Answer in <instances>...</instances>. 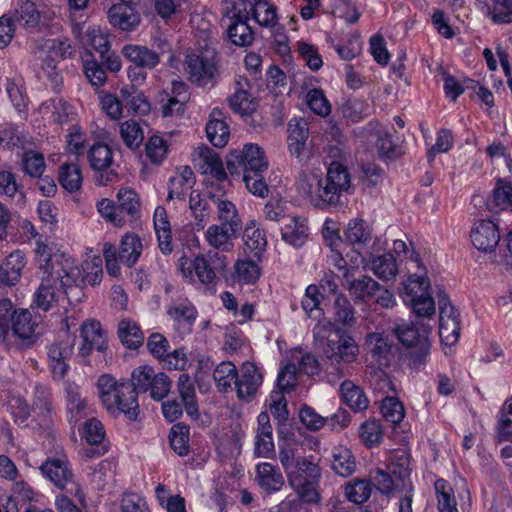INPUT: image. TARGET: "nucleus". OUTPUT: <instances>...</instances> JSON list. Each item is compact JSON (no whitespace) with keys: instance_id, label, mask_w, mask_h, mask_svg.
Segmentation results:
<instances>
[{"instance_id":"bf43d9fd","label":"nucleus","mask_w":512,"mask_h":512,"mask_svg":"<svg viewBox=\"0 0 512 512\" xmlns=\"http://www.w3.org/2000/svg\"><path fill=\"white\" fill-rule=\"evenodd\" d=\"M255 258L236 261L234 265L237 279L244 284H254L259 279L261 269Z\"/></svg>"},{"instance_id":"6e6d98bb","label":"nucleus","mask_w":512,"mask_h":512,"mask_svg":"<svg viewBox=\"0 0 512 512\" xmlns=\"http://www.w3.org/2000/svg\"><path fill=\"white\" fill-rule=\"evenodd\" d=\"M12 331L21 339H29L35 331V323L27 309L14 311L12 315Z\"/></svg>"},{"instance_id":"a18cd8bd","label":"nucleus","mask_w":512,"mask_h":512,"mask_svg":"<svg viewBox=\"0 0 512 512\" xmlns=\"http://www.w3.org/2000/svg\"><path fill=\"white\" fill-rule=\"evenodd\" d=\"M118 336L121 343L129 349H137L144 342V335L140 327L131 320L120 321Z\"/></svg>"},{"instance_id":"4d7b16f0","label":"nucleus","mask_w":512,"mask_h":512,"mask_svg":"<svg viewBox=\"0 0 512 512\" xmlns=\"http://www.w3.org/2000/svg\"><path fill=\"white\" fill-rule=\"evenodd\" d=\"M206 134L208 140L215 147H224L230 137L228 124L221 119H210L206 124Z\"/></svg>"},{"instance_id":"2f4dec72","label":"nucleus","mask_w":512,"mask_h":512,"mask_svg":"<svg viewBox=\"0 0 512 512\" xmlns=\"http://www.w3.org/2000/svg\"><path fill=\"white\" fill-rule=\"evenodd\" d=\"M308 226L305 218L292 217L290 222L285 224L281 229L283 241L287 244L300 248L304 245L308 238Z\"/></svg>"},{"instance_id":"f3484780","label":"nucleus","mask_w":512,"mask_h":512,"mask_svg":"<svg viewBox=\"0 0 512 512\" xmlns=\"http://www.w3.org/2000/svg\"><path fill=\"white\" fill-rule=\"evenodd\" d=\"M138 5L113 4L107 11L110 25L125 32L135 30L140 22V14L136 11Z\"/></svg>"},{"instance_id":"72a5a7b5","label":"nucleus","mask_w":512,"mask_h":512,"mask_svg":"<svg viewBox=\"0 0 512 512\" xmlns=\"http://www.w3.org/2000/svg\"><path fill=\"white\" fill-rule=\"evenodd\" d=\"M117 207L126 222L133 223L140 217V200L137 193L130 188L120 189L117 193Z\"/></svg>"},{"instance_id":"4be33fe9","label":"nucleus","mask_w":512,"mask_h":512,"mask_svg":"<svg viewBox=\"0 0 512 512\" xmlns=\"http://www.w3.org/2000/svg\"><path fill=\"white\" fill-rule=\"evenodd\" d=\"M249 80L238 76L235 79V91L228 98L230 108L241 116L250 115L256 108V105L248 92Z\"/></svg>"},{"instance_id":"ddd939ff","label":"nucleus","mask_w":512,"mask_h":512,"mask_svg":"<svg viewBox=\"0 0 512 512\" xmlns=\"http://www.w3.org/2000/svg\"><path fill=\"white\" fill-rule=\"evenodd\" d=\"M32 411L42 427L48 428L52 424L56 411L53 405L52 391L49 386L41 383L35 385Z\"/></svg>"},{"instance_id":"2eb2a0df","label":"nucleus","mask_w":512,"mask_h":512,"mask_svg":"<svg viewBox=\"0 0 512 512\" xmlns=\"http://www.w3.org/2000/svg\"><path fill=\"white\" fill-rule=\"evenodd\" d=\"M263 382V375L252 362H244L235 382L237 397L249 401L258 391Z\"/></svg>"},{"instance_id":"5fc2aeb1","label":"nucleus","mask_w":512,"mask_h":512,"mask_svg":"<svg viewBox=\"0 0 512 512\" xmlns=\"http://www.w3.org/2000/svg\"><path fill=\"white\" fill-rule=\"evenodd\" d=\"M378 290L379 283L367 275L354 279L349 284L350 294L357 300L373 298Z\"/></svg>"},{"instance_id":"0eeeda50","label":"nucleus","mask_w":512,"mask_h":512,"mask_svg":"<svg viewBox=\"0 0 512 512\" xmlns=\"http://www.w3.org/2000/svg\"><path fill=\"white\" fill-rule=\"evenodd\" d=\"M42 474L59 489L73 495L79 504L85 505V494L74 480L69 463L62 459H50L40 467Z\"/></svg>"},{"instance_id":"7c9ffc66","label":"nucleus","mask_w":512,"mask_h":512,"mask_svg":"<svg viewBox=\"0 0 512 512\" xmlns=\"http://www.w3.org/2000/svg\"><path fill=\"white\" fill-rule=\"evenodd\" d=\"M199 158L202 160L203 173L212 176L216 181L223 182L227 179V173L219 155L206 145L197 149Z\"/></svg>"},{"instance_id":"603ef678","label":"nucleus","mask_w":512,"mask_h":512,"mask_svg":"<svg viewBox=\"0 0 512 512\" xmlns=\"http://www.w3.org/2000/svg\"><path fill=\"white\" fill-rule=\"evenodd\" d=\"M371 270L380 279H392L398 272L396 259L390 253H385L374 257L371 262Z\"/></svg>"},{"instance_id":"9d476101","label":"nucleus","mask_w":512,"mask_h":512,"mask_svg":"<svg viewBox=\"0 0 512 512\" xmlns=\"http://www.w3.org/2000/svg\"><path fill=\"white\" fill-rule=\"evenodd\" d=\"M394 331L396 337L404 346L417 348V351L412 355L414 363H423L429 352L428 334L430 328L423 326L420 330L413 323H402L398 324Z\"/></svg>"},{"instance_id":"a878e982","label":"nucleus","mask_w":512,"mask_h":512,"mask_svg":"<svg viewBox=\"0 0 512 512\" xmlns=\"http://www.w3.org/2000/svg\"><path fill=\"white\" fill-rule=\"evenodd\" d=\"M121 53L132 65L149 70L160 63V55L146 46L127 44L122 47Z\"/></svg>"},{"instance_id":"338daca9","label":"nucleus","mask_w":512,"mask_h":512,"mask_svg":"<svg viewBox=\"0 0 512 512\" xmlns=\"http://www.w3.org/2000/svg\"><path fill=\"white\" fill-rule=\"evenodd\" d=\"M359 437L367 448L377 446L383 437V430L379 421L367 420L359 427Z\"/></svg>"},{"instance_id":"f257e3e1","label":"nucleus","mask_w":512,"mask_h":512,"mask_svg":"<svg viewBox=\"0 0 512 512\" xmlns=\"http://www.w3.org/2000/svg\"><path fill=\"white\" fill-rule=\"evenodd\" d=\"M351 185L350 174L343 164L332 162L325 177L304 176L297 184L298 190L309 197L315 207L337 206L343 193Z\"/></svg>"},{"instance_id":"4c0bfd02","label":"nucleus","mask_w":512,"mask_h":512,"mask_svg":"<svg viewBox=\"0 0 512 512\" xmlns=\"http://www.w3.org/2000/svg\"><path fill=\"white\" fill-rule=\"evenodd\" d=\"M344 240L354 249H360L371 240V229L364 220L351 219L344 231Z\"/></svg>"},{"instance_id":"a211bd4d","label":"nucleus","mask_w":512,"mask_h":512,"mask_svg":"<svg viewBox=\"0 0 512 512\" xmlns=\"http://www.w3.org/2000/svg\"><path fill=\"white\" fill-rule=\"evenodd\" d=\"M65 401L67 420L69 424L75 427L83 418L87 416V402L81 396L80 387L72 382H66Z\"/></svg>"},{"instance_id":"0e129e2a","label":"nucleus","mask_w":512,"mask_h":512,"mask_svg":"<svg viewBox=\"0 0 512 512\" xmlns=\"http://www.w3.org/2000/svg\"><path fill=\"white\" fill-rule=\"evenodd\" d=\"M120 135L125 145L134 150L137 149L144 140L143 130L135 120H127L120 125Z\"/></svg>"},{"instance_id":"864d4df0","label":"nucleus","mask_w":512,"mask_h":512,"mask_svg":"<svg viewBox=\"0 0 512 512\" xmlns=\"http://www.w3.org/2000/svg\"><path fill=\"white\" fill-rule=\"evenodd\" d=\"M13 17L15 24H19L26 28H34L39 24L40 12L36 5L31 1H26L16 9L14 12L9 13Z\"/></svg>"},{"instance_id":"680f3d73","label":"nucleus","mask_w":512,"mask_h":512,"mask_svg":"<svg viewBox=\"0 0 512 512\" xmlns=\"http://www.w3.org/2000/svg\"><path fill=\"white\" fill-rule=\"evenodd\" d=\"M383 418L393 425L399 424L405 416V409L402 402L393 396H386L381 401L380 407Z\"/></svg>"},{"instance_id":"79ce46f5","label":"nucleus","mask_w":512,"mask_h":512,"mask_svg":"<svg viewBox=\"0 0 512 512\" xmlns=\"http://www.w3.org/2000/svg\"><path fill=\"white\" fill-rule=\"evenodd\" d=\"M438 512H459L454 490L445 479L439 478L434 483Z\"/></svg>"},{"instance_id":"69168bd1","label":"nucleus","mask_w":512,"mask_h":512,"mask_svg":"<svg viewBox=\"0 0 512 512\" xmlns=\"http://www.w3.org/2000/svg\"><path fill=\"white\" fill-rule=\"evenodd\" d=\"M300 458V456H297V444L295 442L285 441L279 443V461L288 478L292 474H299V472L295 471V465Z\"/></svg>"},{"instance_id":"4468645a","label":"nucleus","mask_w":512,"mask_h":512,"mask_svg":"<svg viewBox=\"0 0 512 512\" xmlns=\"http://www.w3.org/2000/svg\"><path fill=\"white\" fill-rule=\"evenodd\" d=\"M82 345L79 356L86 359L93 350L103 352L107 349V337L99 321L90 320L81 325Z\"/></svg>"},{"instance_id":"de8ad7c7","label":"nucleus","mask_w":512,"mask_h":512,"mask_svg":"<svg viewBox=\"0 0 512 512\" xmlns=\"http://www.w3.org/2000/svg\"><path fill=\"white\" fill-rule=\"evenodd\" d=\"M167 314L180 326H183L188 332L191 331L194 322L198 316L197 309L191 303H180L171 306Z\"/></svg>"},{"instance_id":"e2e57ef3","label":"nucleus","mask_w":512,"mask_h":512,"mask_svg":"<svg viewBox=\"0 0 512 512\" xmlns=\"http://www.w3.org/2000/svg\"><path fill=\"white\" fill-rule=\"evenodd\" d=\"M372 493V484L368 480H353L345 486L346 498L355 504L366 502Z\"/></svg>"},{"instance_id":"8fccbe9b","label":"nucleus","mask_w":512,"mask_h":512,"mask_svg":"<svg viewBox=\"0 0 512 512\" xmlns=\"http://www.w3.org/2000/svg\"><path fill=\"white\" fill-rule=\"evenodd\" d=\"M252 18L263 27L275 28L278 25L277 8L268 0H257L254 3Z\"/></svg>"},{"instance_id":"473e14b6","label":"nucleus","mask_w":512,"mask_h":512,"mask_svg":"<svg viewBox=\"0 0 512 512\" xmlns=\"http://www.w3.org/2000/svg\"><path fill=\"white\" fill-rule=\"evenodd\" d=\"M479 10L494 24L512 23V0H488Z\"/></svg>"},{"instance_id":"412c9836","label":"nucleus","mask_w":512,"mask_h":512,"mask_svg":"<svg viewBox=\"0 0 512 512\" xmlns=\"http://www.w3.org/2000/svg\"><path fill=\"white\" fill-rule=\"evenodd\" d=\"M367 350L379 367H389L393 359L392 345L382 333H371L366 338Z\"/></svg>"},{"instance_id":"9b49d317","label":"nucleus","mask_w":512,"mask_h":512,"mask_svg":"<svg viewBox=\"0 0 512 512\" xmlns=\"http://www.w3.org/2000/svg\"><path fill=\"white\" fill-rule=\"evenodd\" d=\"M87 159L90 167L95 172H98L95 175V183L97 185L105 186L114 180L116 173L112 171L103 173L113 163V152L107 144L103 142L93 144L88 150Z\"/></svg>"},{"instance_id":"09e8293b","label":"nucleus","mask_w":512,"mask_h":512,"mask_svg":"<svg viewBox=\"0 0 512 512\" xmlns=\"http://www.w3.org/2000/svg\"><path fill=\"white\" fill-rule=\"evenodd\" d=\"M22 171L31 178H40L46 170V163L42 153L35 150H26L21 157Z\"/></svg>"},{"instance_id":"c85d7f7f","label":"nucleus","mask_w":512,"mask_h":512,"mask_svg":"<svg viewBox=\"0 0 512 512\" xmlns=\"http://www.w3.org/2000/svg\"><path fill=\"white\" fill-rule=\"evenodd\" d=\"M25 265L26 257L22 251L15 250L10 253L0 266V282L7 286L15 285L19 281Z\"/></svg>"},{"instance_id":"3c124183","label":"nucleus","mask_w":512,"mask_h":512,"mask_svg":"<svg viewBox=\"0 0 512 512\" xmlns=\"http://www.w3.org/2000/svg\"><path fill=\"white\" fill-rule=\"evenodd\" d=\"M189 426L178 423L174 424L169 433L170 446L175 453L183 457L189 454Z\"/></svg>"},{"instance_id":"b1692460","label":"nucleus","mask_w":512,"mask_h":512,"mask_svg":"<svg viewBox=\"0 0 512 512\" xmlns=\"http://www.w3.org/2000/svg\"><path fill=\"white\" fill-rule=\"evenodd\" d=\"M487 209L497 213L499 211L512 212V182L498 179L492 194L486 201Z\"/></svg>"},{"instance_id":"052dcab7","label":"nucleus","mask_w":512,"mask_h":512,"mask_svg":"<svg viewBox=\"0 0 512 512\" xmlns=\"http://www.w3.org/2000/svg\"><path fill=\"white\" fill-rule=\"evenodd\" d=\"M333 311L334 320L337 323L344 326H351L355 322V309L344 294L336 296Z\"/></svg>"},{"instance_id":"cd10ccee","label":"nucleus","mask_w":512,"mask_h":512,"mask_svg":"<svg viewBox=\"0 0 512 512\" xmlns=\"http://www.w3.org/2000/svg\"><path fill=\"white\" fill-rule=\"evenodd\" d=\"M244 245L251 257L260 260L267 246L266 233L255 220L248 222L244 229Z\"/></svg>"},{"instance_id":"20e7f679","label":"nucleus","mask_w":512,"mask_h":512,"mask_svg":"<svg viewBox=\"0 0 512 512\" xmlns=\"http://www.w3.org/2000/svg\"><path fill=\"white\" fill-rule=\"evenodd\" d=\"M323 354L330 361L332 366L331 374L339 378L344 376L343 364H350L356 361L359 348L353 337L347 331L331 326L327 341L323 346Z\"/></svg>"},{"instance_id":"bb28decb","label":"nucleus","mask_w":512,"mask_h":512,"mask_svg":"<svg viewBox=\"0 0 512 512\" xmlns=\"http://www.w3.org/2000/svg\"><path fill=\"white\" fill-rule=\"evenodd\" d=\"M256 478L258 485L267 493H274L284 485V477L280 469L268 462L256 465Z\"/></svg>"},{"instance_id":"37998d69","label":"nucleus","mask_w":512,"mask_h":512,"mask_svg":"<svg viewBox=\"0 0 512 512\" xmlns=\"http://www.w3.org/2000/svg\"><path fill=\"white\" fill-rule=\"evenodd\" d=\"M309 136V131L306 122L300 120L295 124L290 121L289 135H288V148L292 156L299 158L304 151L306 141Z\"/></svg>"},{"instance_id":"6e6552de","label":"nucleus","mask_w":512,"mask_h":512,"mask_svg":"<svg viewBox=\"0 0 512 512\" xmlns=\"http://www.w3.org/2000/svg\"><path fill=\"white\" fill-rule=\"evenodd\" d=\"M186 71L189 79L197 86H214L218 75L216 53L205 50L186 56Z\"/></svg>"},{"instance_id":"ea45409f","label":"nucleus","mask_w":512,"mask_h":512,"mask_svg":"<svg viewBox=\"0 0 512 512\" xmlns=\"http://www.w3.org/2000/svg\"><path fill=\"white\" fill-rule=\"evenodd\" d=\"M238 374L239 372L235 364L231 361H222L219 363L213 372V379L218 391L221 393H227L231 391L232 385L235 386Z\"/></svg>"},{"instance_id":"13d9d810","label":"nucleus","mask_w":512,"mask_h":512,"mask_svg":"<svg viewBox=\"0 0 512 512\" xmlns=\"http://www.w3.org/2000/svg\"><path fill=\"white\" fill-rule=\"evenodd\" d=\"M323 293L319 291L318 285L310 284L306 287L304 297L301 300V308L305 314L312 318H317L322 314L320 308Z\"/></svg>"},{"instance_id":"423d86ee","label":"nucleus","mask_w":512,"mask_h":512,"mask_svg":"<svg viewBox=\"0 0 512 512\" xmlns=\"http://www.w3.org/2000/svg\"><path fill=\"white\" fill-rule=\"evenodd\" d=\"M226 167L233 175H250L264 173L268 168V161L260 146L253 143L245 144L242 150H233L226 158Z\"/></svg>"},{"instance_id":"c9c22d12","label":"nucleus","mask_w":512,"mask_h":512,"mask_svg":"<svg viewBox=\"0 0 512 512\" xmlns=\"http://www.w3.org/2000/svg\"><path fill=\"white\" fill-rule=\"evenodd\" d=\"M143 250L140 237L135 233H126L119 245V261L128 267H132L139 259Z\"/></svg>"},{"instance_id":"c756f323","label":"nucleus","mask_w":512,"mask_h":512,"mask_svg":"<svg viewBox=\"0 0 512 512\" xmlns=\"http://www.w3.org/2000/svg\"><path fill=\"white\" fill-rule=\"evenodd\" d=\"M320 478L302 477L300 474H292L288 482L297 494V498L306 503H317L320 500L318 484Z\"/></svg>"},{"instance_id":"58836bf2","label":"nucleus","mask_w":512,"mask_h":512,"mask_svg":"<svg viewBox=\"0 0 512 512\" xmlns=\"http://www.w3.org/2000/svg\"><path fill=\"white\" fill-rule=\"evenodd\" d=\"M217 208V219L219 224L242 229V220L235 204L229 200L221 199L211 192L208 193Z\"/></svg>"},{"instance_id":"f8f14e48","label":"nucleus","mask_w":512,"mask_h":512,"mask_svg":"<svg viewBox=\"0 0 512 512\" xmlns=\"http://www.w3.org/2000/svg\"><path fill=\"white\" fill-rule=\"evenodd\" d=\"M159 99L163 117L182 115L189 99L188 87L182 81H173L171 92L163 91Z\"/></svg>"},{"instance_id":"393cba45","label":"nucleus","mask_w":512,"mask_h":512,"mask_svg":"<svg viewBox=\"0 0 512 512\" xmlns=\"http://www.w3.org/2000/svg\"><path fill=\"white\" fill-rule=\"evenodd\" d=\"M211 198L206 195H202L197 190H192L189 194V209L193 217V224L197 230H202L208 224L211 215L212 208L209 203Z\"/></svg>"},{"instance_id":"6ab92c4d","label":"nucleus","mask_w":512,"mask_h":512,"mask_svg":"<svg viewBox=\"0 0 512 512\" xmlns=\"http://www.w3.org/2000/svg\"><path fill=\"white\" fill-rule=\"evenodd\" d=\"M59 260H67L70 262V268L75 269L79 272L78 279L73 282V286H80L88 283L92 286L98 285L101 282L103 276L102 260L99 257H95L91 261H85L81 267L75 265V261L69 255L58 254Z\"/></svg>"},{"instance_id":"1a4fd4ad","label":"nucleus","mask_w":512,"mask_h":512,"mask_svg":"<svg viewBox=\"0 0 512 512\" xmlns=\"http://www.w3.org/2000/svg\"><path fill=\"white\" fill-rule=\"evenodd\" d=\"M429 283L424 276L413 275L404 285L403 300L419 317H431L435 313V302L428 292Z\"/></svg>"},{"instance_id":"aec40b11","label":"nucleus","mask_w":512,"mask_h":512,"mask_svg":"<svg viewBox=\"0 0 512 512\" xmlns=\"http://www.w3.org/2000/svg\"><path fill=\"white\" fill-rule=\"evenodd\" d=\"M196 183V177L189 166H181L176 169L175 175L170 177L168 184V200H185L187 193Z\"/></svg>"},{"instance_id":"774afa93","label":"nucleus","mask_w":512,"mask_h":512,"mask_svg":"<svg viewBox=\"0 0 512 512\" xmlns=\"http://www.w3.org/2000/svg\"><path fill=\"white\" fill-rule=\"evenodd\" d=\"M409 464V455L405 451H401L391 458L390 472L397 481L401 482L402 486L411 483V469Z\"/></svg>"},{"instance_id":"f704fd0d","label":"nucleus","mask_w":512,"mask_h":512,"mask_svg":"<svg viewBox=\"0 0 512 512\" xmlns=\"http://www.w3.org/2000/svg\"><path fill=\"white\" fill-rule=\"evenodd\" d=\"M340 394L343 402L355 412L364 411L369 406L368 397L353 381H343L340 385Z\"/></svg>"},{"instance_id":"f03ea898","label":"nucleus","mask_w":512,"mask_h":512,"mask_svg":"<svg viewBox=\"0 0 512 512\" xmlns=\"http://www.w3.org/2000/svg\"><path fill=\"white\" fill-rule=\"evenodd\" d=\"M44 262L41 263V283L34 293V304L37 309L47 312L57 305L59 291L67 295L79 272L70 268L67 260L60 261L58 254Z\"/></svg>"},{"instance_id":"e433bc0d","label":"nucleus","mask_w":512,"mask_h":512,"mask_svg":"<svg viewBox=\"0 0 512 512\" xmlns=\"http://www.w3.org/2000/svg\"><path fill=\"white\" fill-rule=\"evenodd\" d=\"M227 20V37L232 44L246 47L253 42L254 33L248 25L249 19L235 18Z\"/></svg>"},{"instance_id":"39448f33","label":"nucleus","mask_w":512,"mask_h":512,"mask_svg":"<svg viewBox=\"0 0 512 512\" xmlns=\"http://www.w3.org/2000/svg\"><path fill=\"white\" fill-rule=\"evenodd\" d=\"M228 266L227 257L217 251L198 254L193 260L186 256L180 257L178 267L185 277H192L193 273L205 285L213 284L217 274H222Z\"/></svg>"},{"instance_id":"7ed1b4c3","label":"nucleus","mask_w":512,"mask_h":512,"mask_svg":"<svg viewBox=\"0 0 512 512\" xmlns=\"http://www.w3.org/2000/svg\"><path fill=\"white\" fill-rule=\"evenodd\" d=\"M100 399L107 411L118 416L124 414L130 421H136L140 409L138 397L130 380H117L109 374L101 375L97 381Z\"/></svg>"},{"instance_id":"a19ab883","label":"nucleus","mask_w":512,"mask_h":512,"mask_svg":"<svg viewBox=\"0 0 512 512\" xmlns=\"http://www.w3.org/2000/svg\"><path fill=\"white\" fill-rule=\"evenodd\" d=\"M177 385L186 413L192 418H198L199 412L193 380L188 374L183 373L180 374Z\"/></svg>"},{"instance_id":"c03bdc74","label":"nucleus","mask_w":512,"mask_h":512,"mask_svg":"<svg viewBox=\"0 0 512 512\" xmlns=\"http://www.w3.org/2000/svg\"><path fill=\"white\" fill-rule=\"evenodd\" d=\"M331 468L339 476L352 475L356 468V461L351 450L345 447L335 448L332 454Z\"/></svg>"},{"instance_id":"49530a36","label":"nucleus","mask_w":512,"mask_h":512,"mask_svg":"<svg viewBox=\"0 0 512 512\" xmlns=\"http://www.w3.org/2000/svg\"><path fill=\"white\" fill-rule=\"evenodd\" d=\"M59 184L69 193L78 191L83 182L81 169L77 164L65 163L59 168Z\"/></svg>"},{"instance_id":"5701e85b","label":"nucleus","mask_w":512,"mask_h":512,"mask_svg":"<svg viewBox=\"0 0 512 512\" xmlns=\"http://www.w3.org/2000/svg\"><path fill=\"white\" fill-rule=\"evenodd\" d=\"M241 229L223 224H213L205 232V240L216 250L227 252L233 248L232 240Z\"/></svg>"},{"instance_id":"dca6fc26","label":"nucleus","mask_w":512,"mask_h":512,"mask_svg":"<svg viewBox=\"0 0 512 512\" xmlns=\"http://www.w3.org/2000/svg\"><path fill=\"white\" fill-rule=\"evenodd\" d=\"M473 246L481 252H492L500 241L498 226L491 220L478 221L470 233Z\"/></svg>"}]
</instances>
